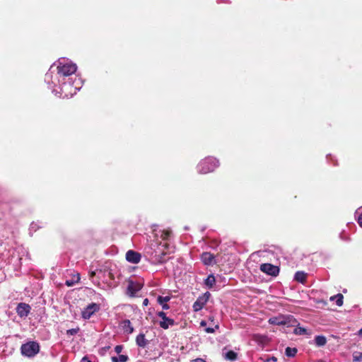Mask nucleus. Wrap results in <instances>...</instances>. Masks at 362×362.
I'll return each instance as SVG.
<instances>
[{
  "mask_svg": "<svg viewBox=\"0 0 362 362\" xmlns=\"http://www.w3.org/2000/svg\"><path fill=\"white\" fill-rule=\"evenodd\" d=\"M122 349H123V346L122 345H117L115 347V351L118 354L122 352Z\"/></svg>",
  "mask_w": 362,
  "mask_h": 362,
  "instance_id": "31",
  "label": "nucleus"
},
{
  "mask_svg": "<svg viewBox=\"0 0 362 362\" xmlns=\"http://www.w3.org/2000/svg\"><path fill=\"white\" fill-rule=\"evenodd\" d=\"M268 322L274 325H286L287 327H294L297 323V320L291 315H279L274 316L269 319Z\"/></svg>",
  "mask_w": 362,
  "mask_h": 362,
  "instance_id": "3",
  "label": "nucleus"
},
{
  "mask_svg": "<svg viewBox=\"0 0 362 362\" xmlns=\"http://www.w3.org/2000/svg\"><path fill=\"white\" fill-rule=\"evenodd\" d=\"M79 331V329L78 328H76V329H68L66 331V334L67 335H69V336H73V335H75L78 333V332Z\"/></svg>",
  "mask_w": 362,
  "mask_h": 362,
  "instance_id": "28",
  "label": "nucleus"
},
{
  "mask_svg": "<svg viewBox=\"0 0 362 362\" xmlns=\"http://www.w3.org/2000/svg\"><path fill=\"white\" fill-rule=\"evenodd\" d=\"M216 283V279L214 274H210L204 280L205 285L209 288H212Z\"/></svg>",
  "mask_w": 362,
  "mask_h": 362,
  "instance_id": "19",
  "label": "nucleus"
},
{
  "mask_svg": "<svg viewBox=\"0 0 362 362\" xmlns=\"http://www.w3.org/2000/svg\"><path fill=\"white\" fill-rule=\"evenodd\" d=\"M219 328V326L218 325H216L214 327H206L204 329V331L206 333H214L215 332L216 329H218Z\"/></svg>",
  "mask_w": 362,
  "mask_h": 362,
  "instance_id": "27",
  "label": "nucleus"
},
{
  "mask_svg": "<svg viewBox=\"0 0 362 362\" xmlns=\"http://www.w3.org/2000/svg\"><path fill=\"white\" fill-rule=\"evenodd\" d=\"M79 280H80L79 274H76V275L74 276L73 279H71V280H66V282H65V284L66 286H72L76 283L78 282Z\"/></svg>",
  "mask_w": 362,
  "mask_h": 362,
  "instance_id": "21",
  "label": "nucleus"
},
{
  "mask_svg": "<svg viewBox=\"0 0 362 362\" xmlns=\"http://www.w3.org/2000/svg\"><path fill=\"white\" fill-rule=\"evenodd\" d=\"M123 329L127 334H132L134 332V327L132 326L131 322L129 320L124 321Z\"/></svg>",
  "mask_w": 362,
  "mask_h": 362,
  "instance_id": "20",
  "label": "nucleus"
},
{
  "mask_svg": "<svg viewBox=\"0 0 362 362\" xmlns=\"http://www.w3.org/2000/svg\"><path fill=\"white\" fill-rule=\"evenodd\" d=\"M170 233L171 232L170 230H163L161 232L160 238L163 240H166L170 238Z\"/></svg>",
  "mask_w": 362,
  "mask_h": 362,
  "instance_id": "26",
  "label": "nucleus"
},
{
  "mask_svg": "<svg viewBox=\"0 0 362 362\" xmlns=\"http://www.w3.org/2000/svg\"><path fill=\"white\" fill-rule=\"evenodd\" d=\"M355 216L357 217L358 225L362 227V206L356 211Z\"/></svg>",
  "mask_w": 362,
  "mask_h": 362,
  "instance_id": "24",
  "label": "nucleus"
},
{
  "mask_svg": "<svg viewBox=\"0 0 362 362\" xmlns=\"http://www.w3.org/2000/svg\"><path fill=\"white\" fill-rule=\"evenodd\" d=\"M170 298L169 296H159L158 297V303L162 306L163 310H168L170 308L169 305L167 304V302L170 300Z\"/></svg>",
  "mask_w": 362,
  "mask_h": 362,
  "instance_id": "15",
  "label": "nucleus"
},
{
  "mask_svg": "<svg viewBox=\"0 0 362 362\" xmlns=\"http://www.w3.org/2000/svg\"><path fill=\"white\" fill-rule=\"evenodd\" d=\"M327 343V339L322 335H318L315 337V344L317 346H323Z\"/></svg>",
  "mask_w": 362,
  "mask_h": 362,
  "instance_id": "18",
  "label": "nucleus"
},
{
  "mask_svg": "<svg viewBox=\"0 0 362 362\" xmlns=\"http://www.w3.org/2000/svg\"><path fill=\"white\" fill-rule=\"evenodd\" d=\"M148 304V300L147 298H145L143 301V305L146 306Z\"/></svg>",
  "mask_w": 362,
  "mask_h": 362,
  "instance_id": "36",
  "label": "nucleus"
},
{
  "mask_svg": "<svg viewBox=\"0 0 362 362\" xmlns=\"http://www.w3.org/2000/svg\"><path fill=\"white\" fill-rule=\"evenodd\" d=\"M343 299H344V296L341 293H338V294L332 296L329 298L330 301H335L336 305L339 307L343 305Z\"/></svg>",
  "mask_w": 362,
  "mask_h": 362,
  "instance_id": "16",
  "label": "nucleus"
},
{
  "mask_svg": "<svg viewBox=\"0 0 362 362\" xmlns=\"http://www.w3.org/2000/svg\"><path fill=\"white\" fill-rule=\"evenodd\" d=\"M209 296L210 293L209 292H206L202 296H199L193 304L194 310L196 312L201 310L207 303Z\"/></svg>",
  "mask_w": 362,
  "mask_h": 362,
  "instance_id": "7",
  "label": "nucleus"
},
{
  "mask_svg": "<svg viewBox=\"0 0 362 362\" xmlns=\"http://www.w3.org/2000/svg\"><path fill=\"white\" fill-rule=\"evenodd\" d=\"M157 315L162 319V320L159 322V325L164 329H168L170 326H173L175 323V320L168 317L165 313L163 311L158 312Z\"/></svg>",
  "mask_w": 362,
  "mask_h": 362,
  "instance_id": "8",
  "label": "nucleus"
},
{
  "mask_svg": "<svg viewBox=\"0 0 362 362\" xmlns=\"http://www.w3.org/2000/svg\"><path fill=\"white\" fill-rule=\"evenodd\" d=\"M40 344L35 341H30L22 344L21 347L22 355L28 358H33L40 352Z\"/></svg>",
  "mask_w": 362,
  "mask_h": 362,
  "instance_id": "4",
  "label": "nucleus"
},
{
  "mask_svg": "<svg viewBox=\"0 0 362 362\" xmlns=\"http://www.w3.org/2000/svg\"><path fill=\"white\" fill-rule=\"evenodd\" d=\"M260 271L270 275L272 276H276L279 273V268L277 266L273 265L269 263H264L260 265Z\"/></svg>",
  "mask_w": 362,
  "mask_h": 362,
  "instance_id": "6",
  "label": "nucleus"
},
{
  "mask_svg": "<svg viewBox=\"0 0 362 362\" xmlns=\"http://www.w3.org/2000/svg\"><path fill=\"white\" fill-rule=\"evenodd\" d=\"M100 309V304L91 303L81 311V317L84 320H89L95 313Z\"/></svg>",
  "mask_w": 362,
  "mask_h": 362,
  "instance_id": "5",
  "label": "nucleus"
},
{
  "mask_svg": "<svg viewBox=\"0 0 362 362\" xmlns=\"http://www.w3.org/2000/svg\"><path fill=\"white\" fill-rule=\"evenodd\" d=\"M297 353L296 348L287 347L285 350V354L288 357H294Z\"/></svg>",
  "mask_w": 362,
  "mask_h": 362,
  "instance_id": "22",
  "label": "nucleus"
},
{
  "mask_svg": "<svg viewBox=\"0 0 362 362\" xmlns=\"http://www.w3.org/2000/svg\"><path fill=\"white\" fill-rule=\"evenodd\" d=\"M354 362L362 361V352H354L353 354Z\"/></svg>",
  "mask_w": 362,
  "mask_h": 362,
  "instance_id": "25",
  "label": "nucleus"
},
{
  "mask_svg": "<svg viewBox=\"0 0 362 362\" xmlns=\"http://www.w3.org/2000/svg\"><path fill=\"white\" fill-rule=\"evenodd\" d=\"M136 344L139 347L145 348L148 344L144 333L139 334L136 337Z\"/></svg>",
  "mask_w": 362,
  "mask_h": 362,
  "instance_id": "13",
  "label": "nucleus"
},
{
  "mask_svg": "<svg viewBox=\"0 0 362 362\" xmlns=\"http://www.w3.org/2000/svg\"><path fill=\"white\" fill-rule=\"evenodd\" d=\"M141 258V255L136 251L128 250L126 253V259L130 263L137 264L140 262Z\"/></svg>",
  "mask_w": 362,
  "mask_h": 362,
  "instance_id": "12",
  "label": "nucleus"
},
{
  "mask_svg": "<svg viewBox=\"0 0 362 362\" xmlns=\"http://www.w3.org/2000/svg\"><path fill=\"white\" fill-rule=\"evenodd\" d=\"M191 362H206V361L204 360L203 358H197L194 360H192Z\"/></svg>",
  "mask_w": 362,
  "mask_h": 362,
  "instance_id": "32",
  "label": "nucleus"
},
{
  "mask_svg": "<svg viewBox=\"0 0 362 362\" xmlns=\"http://www.w3.org/2000/svg\"><path fill=\"white\" fill-rule=\"evenodd\" d=\"M81 362H91L86 356L82 358Z\"/></svg>",
  "mask_w": 362,
  "mask_h": 362,
  "instance_id": "34",
  "label": "nucleus"
},
{
  "mask_svg": "<svg viewBox=\"0 0 362 362\" xmlns=\"http://www.w3.org/2000/svg\"><path fill=\"white\" fill-rule=\"evenodd\" d=\"M95 275V272H92L91 274H90V276H93Z\"/></svg>",
  "mask_w": 362,
  "mask_h": 362,
  "instance_id": "39",
  "label": "nucleus"
},
{
  "mask_svg": "<svg viewBox=\"0 0 362 362\" xmlns=\"http://www.w3.org/2000/svg\"><path fill=\"white\" fill-rule=\"evenodd\" d=\"M295 327H296V328L293 330V334H295L296 335L308 334V330L304 327H300V325L298 322Z\"/></svg>",
  "mask_w": 362,
  "mask_h": 362,
  "instance_id": "17",
  "label": "nucleus"
},
{
  "mask_svg": "<svg viewBox=\"0 0 362 362\" xmlns=\"http://www.w3.org/2000/svg\"><path fill=\"white\" fill-rule=\"evenodd\" d=\"M201 260L204 265L210 266L216 264L215 256L209 252H204L201 255Z\"/></svg>",
  "mask_w": 362,
  "mask_h": 362,
  "instance_id": "11",
  "label": "nucleus"
},
{
  "mask_svg": "<svg viewBox=\"0 0 362 362\" xmlns=\"http://www.w3.org/2000/svg\"><path fill=\"white\" fill-rule=\"evenodd\" d=\"M276 357H272L270 359H269L268 361H276Z\"/></svg>",
  "mask_w": 362,
  "mask_h": 362,
  "instance_id": "37",
  "label": "nucleus"
},
{
  "mask_svg": "<svg viewBox=\"0 0 362 362\" xmlns=\"http://www.w3.org/2000/svg\"><path fill=\"white\" fill-rule=\"evenodd\" d=\"M219 166L217 158L208 156L202 159L197 165V170L199 174H207L214 171Z\"/></svg>",
  "mask_w": 362,
  "mask_h": 362,
  "instance_id": "2",
  "label": "nucleus"
},
{
  "mask_svg": "<svg viewBox=\"0 0 362 362\" xmlns=\"http://www.w3.org/2000/svg\"><path fill=\"white\" fill-rule=\"evenodd\" d=\"M31 307L25 303H20L18 304L16 310L18 315L21 318L26 317L30 313Z\"/></svg>",
  "mask_w": 362,
  "mask_h": 362,
  "instance_id": "10",
  "label": "nucleus"
},
{
  "mask_svg": "<svg viewBox=\"0 0 362 362\" xmlns=\"http://www.w3.org/2000/svg\"><path fill=\"white\" fill-rule=\"evenodd\" d=\"M41 226H40L37 223H34L33 222L31 224H30V230L32 231V230H34V231H36L38 228H40Z\"/></svg>",
  "mask_w": 362,
  "mask_h": 362,
  "instance_id": "29",
  "label": "nucleus"
},
{
  "mask_svg": "<svg viewBox=\"0 0 362 362\" xmlns=\"http://www.w3.org/2000/svg\"><path fill=\"white\" fill-rule=\"evenodd\" d=\"M307 279V274L302 271L296 272L294 275V280L300 284H305Z\"/></svg>",
  "mask_w": 362,
  "mask_h": 362,
  "instance_id": "14",
  "label": "nucleus"
},
{
  "mask_svg": "<svg viewBox=\"0 0 362 362\" xmlns=\"http://www.w3.org/2000/svg\"><path fill=\"white\" fill-rule=\"evenodd\" d=\"M142 285L139 282L129 281L127 288V293L131 297H134L141 289Z\"/></svg>",
  "mask_w": 362,
  "mask_h": 362,
  "instance_id": "9",
  "label": "nucleus"
},
{
  "mask_svg": "<svg viewBox=\"0 0 362 362\" xmlns=\"http://www.w3.org/2000/svg\"><path fill=\"white\" fill-rule=\"evenodd\" d=\"M118 359L119 362H127L129 360V357L127 355H119Z\"/></svg>",
  "mask_w": 362,
  "mask_h": 362,
  "instance_id": "30",
  "label": "nucleus"
},
{
  "mask_svg": "<svg viewBox=\"0 0 362 362\" xmlns=\"http://www.w3.org/2000/svg\"><path fill=\"white\" fill-rule=\"evenodd\" d=\"M207 323L204 320H202L200 322V327H205L206 326Z\"/></svg>",
  "mask_w": 362,
  "mask_h": 362,
  "instance_id": "33",
  "label": "nucleus"
},
{
  "mask_svg": "<svg viewBox=\"0 0 362 362\" xmlns=\"http://www.w3.org/2000/svg\"><path fill=\"white\" fill-rule=\"evenodd\" d=\"M112 362H119L118 357H116V356L112 357Z\"/></svg>",
  "mask_w": 362,
  "mask_h": 362,
  "instance_id": "35",
  "label": "nucleus"
},
{
  "mask_svg": "<svg viewBox=\"0 0 362 362\" xmlns=\"http://www.w3.org/2000/svg\"><path fill=\"white\" fill-rule=\"evenodd\" d=\"M225 358L229 361H235L237 358V354L233 351H228L226 353Z\"/></svg>",
  "mask_w": 362,
  "mask_h": 362,
  "instance_id": "23",
  "label": "nucleus"
},
{
  "mask_svg": "<svg viewBox=\"0 0 362 362\" xmlns=\"http://www.w3.org/2000/svg\"><path fill=\"white\" fill-rule=\"evenodd\" d=\"M77 66L71 60L61 58L57 66H50L45 76V81L52 93L60 98L72 97L83 84L81 78L76 74Z\"/></svg>",
  "mask_w": 362,
  "mask_h": 362,
  "instance_id": "1",
  "label": "nucleus"
},
{
  "mask_svg": "<svg viewBox=\"0 0 362 362\" xmlns=\"http://www.w3.org/2000/svg\"><path fill=\"white\" fill-rule=\"evenodd\" d=\"M358 335L361 336L362 335V328H361L358 332Z\"/></svg>",
  "mask_w": 362,
  "mask_h": 362,
  "instance_id": "38",
  "label": "nucleus"
}]
</instances>
